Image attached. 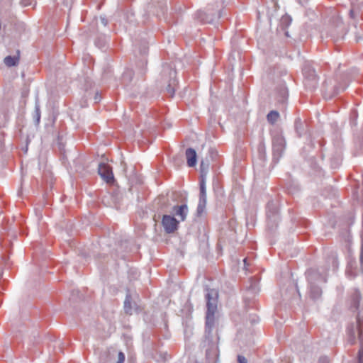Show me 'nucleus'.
I'll use <instances>...</instances> for the list:
<instances>
[{
    "instance_id": "nucleus-1",
    "label": "nucleus",
    "mask_w": 363,
    "mask_h": 363,
    "mask_svg": "<svg viewBox=\"0 0 363 363\" xmlns=\"http://www.w3.org/2000/svg\"><path fill=\"white\" fill-rule=\"evenodd\" d=\"M218 292L209 289L206 294L207 312L206 316V333H210L214 325V315L217 311Z\"/></svg>"
},
{
    "instance_id": "nucleus-2",
    "label": "nucleus",
    "mask_w": 363,
    "mask_h": 363,
    "mask_svg": "<svg viewBox=\"0 0 363 363\" xmlns=\"http://www.w3.org/2000/svg\"><path fill=\"white\" fill-rule=\"evenodd\" d=\"M211 160L208 157L201 160V179L200 181V193H199V201L197 207V215L201 216L204 211L206 204V179L205 177L208 173Z\"/></svg>"
},
{
    "instance_id": "nucleus-3",
    "label": "nucleus",
    "mask_w": 363,
    "mask_h": 363,
    "mask_svg": "<svg viewBox=\"0 0 363 363\" xmlns=\"http://www.w3.org/2000/svg\"><path fill=\"white\" fill-rule=\"evenodd\" d=\"M307 278L310 286V296L311 298L315 300L320 297L322 291L320 288L316 284L317 283L325 282V278L322 276L318 270L309 269L307 272Z\"/></svg>"
},
{
    "instance_id": "nucleus-4",
    "label": "nucleus",
    "mask_w": 363,
    "mask_h": 363,
    "mask_svg": "<svg viewBox=\"0 0 363 363\" xmlns=\"http://www.w3.org/2000/svg\"><path fill=\"white\" fill-rule=\"evenodd\" d=\"M162 78L164 84H166L165 91L167 94L172 97L174 94L175 87L177 84L176 79V71L170 65L165 64L162 71Z\"/></svg>"
},
{
    "instance_id": "nucleus-5",
    "label": "nucleus",
    "mask_w": 363,
    "mask_h": 363,
    "mask_svg": "<svg viewBox=\"0 0 363 363\" xmlns=\"http://www.w3.org/2000/svg\"><path fill=\"white\" fill-rule=\"evenodd\" d=\"M303 74L305 76V85L309 89H313L318 84V77L315 69L309 65H306L303 68Z\"/></svg>"
},
{
    "instance_id": "nucleus-6",
    "label": "nucleus",
    "mask_w": 363,
    "mask_h": 363,
    "mask_svg": "<svg viewBox=\"0 0 363 363\" xmlns=\"http://www.w3.org/2000/svg\"><path fill=\"white\" fill-rule=\"evenodd\" d=\"M285 147V141L283 137L277 135L273 138V160L278 162L282 156Z\"/></svg>"
},
{
    "instance_id": "nucleus-7",
    "label": "nucleus",
    "mask_w": 363,
    "mask_h": 363,
    "mask_svg": "<svg viewBox=\"0 0 363 363\" xmlns=\"http://www.w3.org/2000/svg\"><path fill=\"white\" fill-rule=\"evenodd\" d=\"M162 224L167 233H172L177 229L179 221L174 216L164 215Z\"/></svg>"
},
{
    "instance_id": "nucleus-8",
    "label": "nucleus",
    "mask_w": 363,
    "mask_h": 363,
    "mask_svg": "<svg viewBox=\"0 0 363 363\" xmlns=\"http://www.w3.org/2000/svg\"><path fill=\"white\" fill-rule=\"evenodd\" d=\"M98 173L106 182L109 184L113 182V174L112 172V168L109 165L104 163L99 164L98 167Z\"/></svg>"
},
{
    "instance_id": "nucleus-9",
    "label": "nucleus",
    "mask_w": 363,
    "mask_h": 363,
    "mask_svg": "<svg viewBox=\"0 0 363 363\" xmlns=\"http://www.w3.org/2000/svg\"><path fill=\"white\" fill-rule=\"evenodd\" d=\"M106 355L107 359L104 363H124L125 362V357L121 351H117L114 349L108 350Z\"/></svg>"
},
{
    "instance_id": "nucleus-10",
    "label": "nucleus",
    "mask_w": 363,
    "mask_h": 363,
    "mask_svg": "<svg viewBox=\"0 0 363 363\" xmlns=\"http://www.w3.org/2000/svg\"><path fill=\"white\" fill-rule=\"evenodd\" d=\"M336 26L335 28L330 31V36L336 40L342 38L345 34V27L342 20L339 18L335 19Z\"/></svg>"
},
{
    "instance_id": "nucleus-11",
    "label": "nucleus",
    "mask_w": 363,
    "mask_h": 363,
    "mask_svg": "<svg viewBox=\"0 0 363 363\" xmlns=\"http://www.w3.org/2000/svg\"><path fill=\"white\" fill-rule=\"evenodd\" d=\"M206 359L209 363H217L218 359V349L216 344L213 343L206 352Z\"/></svg>"
},
{
    "instance_id": "nucleus-12",
    "label": "nucleus",
    "mask_w": 363,
    "mask_h": 363,
    "mask_svg": "<svg viewBox=\"0 0 363 363\" xmlns=\"http://www.w3.org/2000/svg\"><path fill=\"white\" fill-rule=\"evenodd\" d=\"M356 330L359 332V339H361V335H362V320H361V317H360L359 313H358L357 316V327H356V329H354L353 325L352 326L351 328L349 329V335H350L349 341L352 344H353L354 342ZM360 342L362 343V340H360Z\"/></svg>"
},
{
    "instance_id": "nucleus-13",
    "label": "nucleus",
    "mask_w": 363,
    "mask_h": 363,
    "mask_svg": "<svg viewBox=\"0 0 363 363\" xmlns=\"http://www.w3.org/2000/svg\"><path fill=\"white\" fill-rule=\"evenodd\" d=\"M221 15V11H219L218 16L216 17L211 13H206L204 11H199L196 14V17L198 19H199L203 23H213L214 20L216 18H220Z\"/></svg>"
},
{
    "instance_id": "nucleus-14",
    "label": "nucleus",
    "mask_w": 363,
    "mask_h": 363,
    "mask_svg": "<svg viewBox=\"0 0 363 363\" xmlns=\"http://www.w3.org/2000/svg\"><path fill=\"white\" fill-rule=\"evenodd\" d=\"M172 212L174 216L179 217L182 221H184L185 220L189 212L188 206L185 203L181 206H174L172 208Z\"/></svg>"
},
{
    "instance_id": "nucleus-15",
    "label": "nucleus",
    "mask_w": 363,
    "mask_h": 363,
    "mask_svg": "<svg viewBox=\"0 0 363 363\" xmlns=\"http://www.w3.org/2000/svg\"><path fill=\"white\" fill-rule=\"evenodd\" d=\"M268 207V219L270 223H276L279 219L278 211L276 206L273 202H269L267 205Z\"/></svg>"
},
{
    "instance_id": "nucleus-16",
    "label": "nucleus",
    "mask_w": 363,
    "mask_h": 363,
    "mask_svg": "<svg viewBox=\"0 0 363 363\" xmlns=\"http://www.w3.org/2000/svg\"><path fill=\"white\" fill-rule=\"evenodd\" d=\"M186 162L189 167H193L196 164L197 155L193 148H187L186 150Z\"/></svg>"
},
{
    "instance_id": "nucleus-17",
    "label": "nucleus",
    "mask_w": 363,
    "mask_h": 363,
    "mask_svg": "<svg viewBox=\"0 0 363 363\" xmlns=\"http://www.w3.org/2000/svg\"><path fill=\"white\" fill-rule=\"evenodd\" d=\"M20 60V50H18L16 51V55L13 56H6L4 60V62L6 65V66L11 67H14L18 65Z\"/></svg>"
},
{
    "instance_id": "nucleus-18",
    "label": "nucleus",
    "mask_w": 363,
    "mask_h": 363,
    "mask_svg": "<svg viewBox=\"0 0 363 363\" xmlns=\"http://www.w3.org/2000/svg\"><path fill=\"white\" fill-rule=\"evenodd\" d=\"M358 272L357 262L354 259H350L346 271L347 276L349 277H354Z\"/></svg>"
},
{
    "instance_id": "nucleus-19",
    "label": "nucleus",
    "mask_w": 363,
    "mask_h": 363,
    "mask_svg": "<svg viewBox=\"0 0 363 363\" xmlns=\"http://www.w3.org/2000/svg\"><path fill=\"white\" fill-rule=\"evenodd\" d=\"M361 301V291L359 290H355L352 295V308L354 310H358Z\"/></svg>"
},
{
    "instance_id": "nucleus-20",
    "label": "nucleus",
    "mask_w": 363,
    "mask_h": 363,
    "mask_svg": "<svg viewBox=\"0 0 363 363\" xmlns=\"http://www.w3.org/2000/svg\"><path fill=\"white\" fill-rule=\"evenodd\" d=\"M291 18L288 15L283 16L279 22V27L284 30L291 23Z\"/></svg>"
},
{
    "instance_id": "nucleus-21",
    "label": "nucleus",
    "mask_w": 363,
    "mask_h": 363,
    "mask_svg": "<svg viewBox=\"0 0 363 363\" xmlns=\"http://www.w3.org/2000/svg\"><path fill=\"white\" fill-rule=\"evenodd\" d=\"M279 118V113L277 111H271L267 116V121L271 124H274Z\"/></svg>"
},
{
    "instance_id": "nucleus-22",
    "label": "nucleus",
    "mask_w": 363,
    "mask_h": 363,
    "mask_svg": "<svg viewBox=\"0 0 363 363\" xmlns=\"http://www.w3.org/2000/svg\"><path fill=\"white\" fill-rule=\"evenodd\" d=\"M295 129L298 136H301L305 130V125L300 118L295 121Z\"/></svg>"
},
{
    "instance_id": "nucleus-23",
    "label": "nucleus",
    "mask_w": 363,
    "mask_h": 363,
    "mask_svg": "<svg viewBox=\"0 0 363 363\" xmlns=\"http://www.w3.org/2000/svg\"><path fill=\"white\" fill-rule=\"evenodd\" d=\"M133 76V72L130 69L126 70L122 76V81L125 84H128L131 82Z\"/></svg>"
},
{
    "instance_id": "nucleus-24",
    "label": "nucleus",
    "mask_w": 363,
    "mask_h": 363,
    "mask_svg": "<svg viewBox=\"0 0 363 363\" xmlns=\"http://www.w3.org/2000/svg\"><path fill=\"white\" fill-rule=\"evenodd\" d=\"M124 310L127 314H132V307L130 304V296L127 295L124 301Z\"/></svg>"
},
{
    "instance_id": "nucleus-25",
    "label": "nucleus",
    "mask_w": 363,
    "mask_h": 363,
    "mask_svg": "<svg viewBox=\"0 0 363 363\" xmlns=\"http://www.w3.org/2000/svg\"><path fill=\"white\" fill-rule=\"evenodd\" d=\"M259 159L262 162H264L266 160V151L264 144H260L259 146Z\"/></svg>"
},
{
    "instance_id": "nucleus-26",
    "label": "nucleus",
    "mask_w": 363,
    "mask_h": 363,
    "mask_svg": "<svg viewBox=\"0 0 363 363\" xmlns=\"http://www.w3.org/2000/svg\"><path fill=\"white\" fill-rule=\"evenodd\" d=\"M34 119L36 123V124H38L40 119V106L38 104H35V114H34Z\"/></svg>"
},
{
    "instance_id": "nucleus-27",
    "label": "nucleus",
    "mask_w": 363,
    "mask_h": 363,
    "mask_svg": "<svg viewBox=\"0 0 363 363\" xmlns=\"http://www.w3.org/2000/svg\"><path fill=\"white\" fill-rule=\"evenodd\" d=\"M357 116H358V113H357V111L356 110L352 111L351 113V116H350V122L354 125H356V120L357 118Z\"/></svg>"
},
{
    "instance_id": "nucleus-28",
    "label": "nucleus",
    "mask_w": 363,
    "mask_h": 363,
    "mask_svg": "<svg viewBox=\"0 0 363 363\" xmlns=\"http://www.w3.org/2000/svg\"><path fill=\"white\" fill-rule=\"evenodd\" d=\"M148 47L145 43H144L140 48V52L142 55H145L147 53Z\"/></svg>"
},
{
    "instance_id": "nucleus-29",
    "label": "nucleus",
    "mask_w": 363,
    "mask_h": 363,
    "mask_svg": "<svg viewBox=\"0 0 363 363\" xmlns=\"http://www.w3.org/2000/svg\"><path fill=\"white\" fill-rule=\"evenodd\" d=\"M359 262L361 269L363 267V240H362L361 247H360V253H359Z\"/></svg>"
},
{
    "instance_id": "nucleus-30",
    "label": "nucleus",
    "mask_w": 363,
    "mask_h": 363,
    "mask_svg": "<svg viewBox=\"0 0 363 363\" xmlns=\"http://www.w3.org/2000/svg\"><path fill=\"white\" fill-rule=\"evenodd\" d=\"M280 94H281V99L279 100V101L284 102L287 96L286 90L285 88H282L281 89Z\"/></svg>"
},
{
    "instance_id": "nucleus-31",
    "label": "nucleus",
    "mask_w": 363,
    "mask_h": 363,
    "mask_svg": "<svg viewBox=\"0 0 363 363\" xmlns=\"http://www.w3.org/2000/svg\"><path fill=\"white\" fill-rule=\"evenodd\" d=\"M208 154L209 157H211L210 160H212L213 159V157L216 155V150L213 148H211L208 150Z\"/></svg>"
},
{
    "instance_id": "nucleus-32",
    "label": "nucleus",
    "mask_w": 363,
    "mask_h": 363,
    "mask_svg": "<svg viewBox=\"0 0 363 363\" xmlns=\"http://www.w3.org/2000/svg\"><path fill=\"white\" fill-rule=\"evenodd\" d=\"M238 361L239 363H247V359L241 355H238Z\"/></svg>"
},
{
    "instance_id": "nucleus-33",
    "label": "nucleus",
    "mask_w": 363,
    "mask_h": 363,
    "mask_svg": "<svg viewBox=\"0 0 363 363\" xmlns=\"http://www.w3.org/2000/svg\"><path fill=\"white\" fill-rule=\"evenodd\" d=\"M362 356H363V348H360L358 353L359 362L363 363L362 362Z\"/></svg>"
},
{
    "instance_id": "nucleus-34",
    "label": "nucleus",
    "mask_w": 363,
    "mask_h": 363,
    "mask_svg": "<svg viewBox=\"0 0 363 363\" xmlns=\"http://www.w3.org/2000/svg\"><path fill=\"white\" fill-rule=\"evenodd\" d=\"M32 0H21V4L23 6H27L31 4Z\"/></svg>"
},
{
    "instance_id": "nucleus-35",
    "label": "nucleus",
    "mask_w": 363,
    "mask_h": 363,
    "mask_svg": "<svg viewBox=\"0 0 363 363\" xmlns=\"http://www.w3.org/2000/svg\"><path fill=\"white\" fill-rule=\"evenodd\" d=\"M318 363H329V359L327 357H322L319 359Z\"/></svg>"
},
{
    "instance_id": "nucleus-36",
    "label": "nucleus",
    "mask_w": 363,
    "mask_h": 363,
    "mask_svg": "<svg viewBox=\"0 0 363 363\" xmlns=\"http://www.w3.org/2000/svg\"><path fill=\"white\" fill-rule=\"evenodd\" d=\"M100 100H101V96L99 95V94L98 92H96L94 96V101H95V102H98Z\"/></svg>"
},
{
    "instance_id": "nucleus-37",
    "label": "nucleus",
    "mask_w": 363,
    "mask_h": 363,
    "mask_svg": "<svg viewBox=\"0 0 363 363\" xmlns=\"http://www.w3.org/2000/svg\"><path fill=\"white\" fill-rule=\"evenodd\" d=\"M101 22L104 26H106L108 23L107 19L104 17H101Z\"/></svg>"
},
{
    "instance_id": "nucleus-38",
    "label": "nucleus",
    "mask_w": 363,
    "mask_h": 363,
    "mask_svg": "<svg viewBox=\"0 0 363 363\" xmlns=\"http://www.w3.org/2000/svg\"><path fill=\"white\" fill-rule=\"evenodd\" d=\"M355 35H356V40H357V42H358L359 40H361V35L359 33H357V32L355 33Z\"/></svg>"
},
{
    "instance_id": "nucleus-39",
    "label": "nucleus",
    "mask_w": 363,
    "mask_h": 363,
    "mask_svg": "<svg viewBox=\"0 0 363 363\" xmlns=\"http://www.w3.org/2000/svg\"><path fill=\"white\" fill-rule=\"evenodd\" d=\"M344 89H345V87H342V88L337 87L335 89L336 94H338L340 91L344 90Z\"/></svg>"
},
{
    "instance_id": "nucleus-40",
    "label": "nucleus",
    "mask_w": 363,
    "mask_h": 363,
    "mask_svg": "<svg viewBox=\"0 0 363 363\" xmlns=\"http://www.w3.org/2000/svg\"><path fill=\"white\" fill-rule=\"evenodd\" d=\"M3 133L0 132V148L1 147L2 143H1V138H2Z\"/></svg>"
},
{
    "instance_id": "nucleus-41",
    "label": "nucleus",
    "mask_w": 363,
    "mask_h": 363,
    "mask_svg": "<svg viewBox=\"0 0 363 363\" xmlns=\"http://www.w3.org/2000/svg\"><path fill=\"white\" fill-rule=\"evenodd\" d=\"M350 15H351V16H352V18H354V9H352L350 10Z\"/></svg>"
},
{
    "instance_id": "nucleus-42",
    "label": "nucleus",
    "mask_w": 363,
    "mask_h": 363,
    "mask_svg": "<svg viewBox=\"0 0 363 363\" xmlns=\"http://www.w3.org/2000/svg\"><path fill=\"white\" fill-rule=\"evenodd\" d=\"M243 262H244L245 264L246 265V264H247V259H246V258H245V259H243Z\"/></svg>"
},
{
    "instance_id": "nucleus-43",
    "label": "nucleus",
    "mask_w": 363,
    "mask_h": 363,
    "mask_svg": "<svg viewBox=\"0 0 363 363\" xmlns=\"http://www.w3.org/2000/svg\"><path fill=\"white\" fill-rule=\"evenodd\" d=\"M285 35H286V36H289V33H288V32H287V31H285Z\"/></svg>"
}]
</instances>
